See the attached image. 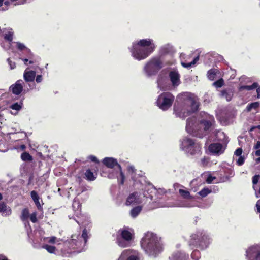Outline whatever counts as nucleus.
I'll return each mask as SVG.
<instances>
[{"label": "nucleus", "mask_w": 260, "mask_h": 260, "mask_svg": "<svg viewBox=\"0 0 260 260\" xmlns=\"http://www.w3.org/2000/svg\"><path fill=\"white\" fill-rule=\"evenodd\" d=\"M184 102L175 106L174 113L181 118H184L191 112L196 111L199 107L198 98L191 93H184L181 95Z\"/></svg>", "instance_id": "nucleus-1"}, {"label": "nucleus", "mask_w": 260, "mask_h": 260, "mask_svg": "<svg viewBox=\"0 0 260 260\" xmlns=\"http://www.w3.org/2000/svg\"><path fill=\"white\" fill-rule=\"evenodd\" d=\"M155 46L150 39H142L133 43L131 48L132 56L141 60L147 58L154 50Z\"/></svg>", "instance_id": "nucleus-2"}, {"label": "nucleus", "mask_w": 260, "mask_h": 260, "mask_svg": "<svg viewBox=\"0 0 260 260\" xmlns=\"http://www.w3.org/2000/svg\"><path fill=\"white\" fill-rule=\"evenodd\" d=\"M159 238L152 232L146 233L141 240V247L150 255L156 256L162 250Z\"/></svg>", "instance_id": "nucleus-3"}, {"label": "nucleus", "mask_w": 260, "mask_h": 260, "mask_svg": "<svg viewBox=\"0 0 260 260\" xmlns=\"http://www.w3.org/2000/svg\"><path fill=\"white\" fill-rule=\"evenodd\" d=\"M214 121L212 116L204 112L202 114L201 118H199L198 121L194 117L187 119L186 131L189 133H193V131H198L202 128L204 131H207L212 126Z\"/></svg>", "instance_id": "nucleus-4"}, {"label": "nucleus", "mask_w": 260, "mask_h": 260, "mask_svg": "<svg viewBox=\"0 0 260 260\" xmlns=\"http://www.w3.org/2000/svg\"><path fill=\"white\" fill-rule=\"evenodd\" d=\"M134 237V232L133 229L127 227L123 228L118 231L117 243L120 247H128Z\"/></svg>", "instance_id": "nucleus-5"}, {"label": "nucleus", "mask_w": 260, "mask_h": 260, "mask_svg": "<svg viewBox=\"0 0 260 260\" xmlns=\"http://www.w3.org/2000/svg\"><path fill=\"white\" fill-rule=\"evenodd\" d=\"M169 78L171 82V85L166 84L163 80H160L158 82L159 88L163 90H168L172 87H177L181 83L180 76L176 70L171 71L169 73Z\"/></svg>", "instance_id": "nucleus-6"}, {"label": "nucleus", "mask_w": 260, "mask_h": 260, "mask_svg": "<svg viewBox=\"0 0 260 260\" xmlns=\"http://www.w3.org/2000/svg\"><path fill=\"white\" fill-rule=\"evenodd\" d=\"M201 145L198 143H194L188 138H185L181 142V148L186 152L191 155L199 154L201 150Z\"/></svg>", "instance_id": "nucleus-7"}, {"label": "nucleus", "mask_w": 260, "mask_h": 260, "mask_svg": "<svg viewBox=\"0 0 260 260\" xmlns=\"http://www.w3.org/2000/svg\"><path fill=\"white\" fill-rule=\"evenodd\" d=\"M174 97L170 93H163L160 94L157 101V105L163 110H166L171 107Z\"/></svg>", "instance_id": "nucleus-8"}, {"label": "nucleus", "mask_w": 260, "mask_h": 260, "mask_svg": "<svg viewBox=\"0 0 260 260\" xmlns=\"http://www.w3.org/2000/svg\"><path fill=\"white\" fill-rule=\"evenodd\" d=\"M103 162L108 168H113L115 166L118 168V172L116 177L120 180V183L123 184L125 179L124 175L122 172L120 165L118 164L116 159L112 157H106L103 159Z\"/></svg>", "instance_id": "nucleus-9"}, {"label": "nucleus", "mask_w": 260, "mask_h": 260, "mask_svg": "<svg viewBox=\"0 0 260 260\" xmlns=\"http://www.w3.org/2000/svg\"><path fill=\"white\" fill-rule=\"evenodd\" d=\"M145 196L142 191L134 192L128 195L125 204L127 206L139 204L145 200Z\"/></svg>", "instance_id": "nucleus-10"}, {"label": "nucleus", "mask_w": 260, "mask_h": 260, "mask_svg": "<svg viewBox=\"0 0 260 260\" xmlns=\"http://www.w3.org/2000/svg\"><path fill=\"white\" fill-rule=\"evenodd\" d=\"M161 68L160 63L158 59H153L149 62L145 67V70L148 75H151Z\"/></svg>", "instance_id": "nucleus-11"}, {"label": "nucleus", "mask_w": 260, "mask_h": 260, "mask_svg": "<svg viewBox=\"0 0 260 260\" xmlns=\"http://www.w3.org/2000/svg\"><path fill=\"white\" fill-rule=\"evenodd\" d=\"M247 256L250 260H260V246L254 245L247 251Z\"/></svg>", "instance_id": "nucleus-12"}, {"label": "nucleus", "mask_w": 260, "mask_h": 260, "mask_svg": "<svg viewBox=\"0 0 260 260\" xmlns=\"http://www.w3.org/2000/svg\"><path fill=\"white\" fill-rule=\"evenodd\" d=\"M117 260H138V257L136 251L126 249L121 252Z\"/></svg>", "instance_id": "nucleus-13"}, {"label": "nucleus", "mask_w": 260, "mask_h": 260, "mask_svg": "<svg viewBox=\"0 0 260 260\" xmlns=\"http://www.w3.org/2000/svg\"><path fill=\"white\" fill-rule=\"evenodd\" d=\"M224 149L225 147L219 143L212 144L209 147L210 152L217 154L223 153Z\"/></svg>", "instance_id": "nucleus-14"}, {"label": "nucleus", "mask_w": 260, "mask_h": 260, "mask_svg": "<svg viewBox=\"0 0 260 260\" xmlns=\"http://www.w3.org/2000/svg\"><path fill=\"white\" fill-rule=\"evenodd\" d=\"M23 82L22 80H18L14 85L11 86V89L14 94L18 95L21 93L23 88Z\"/></svg>", "instance_id": "nucleus-15"}, {"label": "nucleus", "mask_w": 260, "mask_h": 260, "mask_svg": "<svg viewBox=\"0 0 260 260\" xmlns=\"http://www.w3.org/2000/svg\"><path fill=\"white\" fill-rule=\"evenodd\" d=\"M35 76L36 72L35 71H29L27 69L25 70L23 74L24 79L26 82H31L34 81Z\"/></svg>", "instance_id": "nucleus-16"}, {"label": "nucleus", "mask_w": 260, "mask_h": 260, "mask_svg": "<svg viewBox=\"0 0 260 260\" xmlns=\"http://www.w3.org/2000/svg\"><path fill=\"white\" fill-rule=\"evenodd\" d=\"M85 178L88 181H93L96 178L97 173L87 169L85 172Z\"/></svg>", "instance_id": "nucleus-17"}, {"label": "nucleus", "mask_w": 260, "mask_h": 260, "mask_svg": "<svg viewBox=\"0 0 260 260\" xmlns=\"http://www.w3.org/2000/svg\"><path fill=\"white\" fill-rule=\"evenodd\" d=\"M0 213L3 215H9L11 213V210L9 207H7L4 203H0Z\"/></svg>", "instance_id": "nucleus-18"}, {"label": "nucleus", "mask_w": 260, "mask_h": 260, "mask_svg": "<svg viewBox=\"0 0 260 260\" xmlns=\"http://www.w3.org/2000/svg\"><path fill=\"white\" fill-rule=\"evenodd\" d=\"M31 197L36 205L37 208L39 209L41 208V206L40 203L39 202V197L37 194V192L35 191H32L31 192Z\"/></svg>", "instance_id": "nucleus-19"}, {"label": "nucleus", "mask_w": 260, "mask_h": 260, "mask_svg": "<svg viewBox=\"0 0 260 260\" xmlns=\"http://www.w3.org/2000/svg\"><path fill=\"white\" fill-rule=\"evenodd\" d=\"M141 210L142 208L141 206H137L134 208L130 212L131 216L133 218H135L140 213Z\"/></svg>", "instance_id": "nucleus-20"}, {"label": "nucleus", "mask_w": 260, "mask_h": 260, "mask_svg": "<svg viewBox=\"0 0 260 260\" xmlns=\"http://www.w3.org/2000/svg\"><path fill=\"white\" fill-rule=\"evenodd\" d=\"M29 216V212L28 209L25 208L22 211L21 219L23 221L27 220Z\"/></svg>", "instance_id": "nucleus-21"}, {"label": "nucleus", "mask_w": 260, "mask_h": 260, "mask_svg": "<svg viewBox=\"0 0 260 260\" xmlns=\"http://www.w3.org/2000/svg\"><path fill=\"white\" fill-rule=\"evenodd\" d=\"M257 84L256 83H254L251 86L246 85V86H241L239 88V90L240 91H242L243 90H250L256 88L257 87Z\"/></svg>", "instance_id": "nucleus-22"}, {"label": "nucleus", "mask_w": 260, "mask_h": 260, "mask_svg": "<svg viewBox=\"0 0 260 260\" xmlns=\"http://www.w3.org/2000/svg\"><path fill=\"white\" fill-rule=\"evenodd\" d=\"M179 193L184 199H189L191 198L190 193L187 190L180 189Z\"/></svg>", "instance_id": "nucleus-23"}, {"label": "nucleus", "mask_w": 260, "mask_h": 260, "mask_svg": "<svg viewBox=\"0 0 260 260\" xmlns=\"http://www.w3.org/2000/svg\"><path fill=\"white\" fill-rule=\"evenodd\" d=\"M199 57H197L191 62L189 63L181 62V64L183 67L185 68H190L192 66L194 65L196 63V62L199 60Z\"/></svg>", "instance_id": "nucleus-24"}, {"label": "nucleus", "mask_w": 260, "mask_h": 260, "mask_svg": "<svg viewBox=\"0 0 260 260\" xmlns=\"http://www.w3.org/2000/svg\"><path fill=\"white\" fill-rule=\"evenodd\" d=\"M47 240L46 241L51 244H59V242L61 241L60 239H57L54 236L47 238Z\"/></svg>", "instance_id": "nucleus-25"}, {"label": "nucleus", "mask_w": 260, "mask_h": 260, "mask_svg": "<svg viewBox=\"0 0 260 260\" xmlns=\"http://www.w3.org/2000/svg\"><path fill=\"white\" fill-rule=\"evenodd\" d=\"M13 32L12 29H8V32L5 35V39L11 42L13 40Z\"/></svg>", "instance_id": "nucleus-26"}, {"label": "nucleus", "mask_w": 260, "mask_h": 260, "mask_svg": "<svg viewBox=\"0 0 260 260\" xmlns=\"http://www.w3.org/2000/svg\"><path fill=\"white\" fill-rule=\"evenodd\" d=\"M221 95L223 98H225L227 101H230L233 96V93L231 91L227 92L226 91H222Z\"/></svg>", "instance_id": "nucleus-27"}, {"label": "nucleus", "mask_w": 260, "mask_h": 260, "mask_svg": "<svg viewBox=\"0 0 260 260\" xmlns=\"http://www.w3.org/2000/svg\"><path fill=\"white\" fill-rule=\"evenodd\" d=\"M211 192V190L208 188H204L199 192V194L202 197L207 196Z\"/></svg>", "instance_id": "nucleus-28"}, {"label": "nucleus", "mask_w": 260, "mask_h": 260, "mask_svg": "<svg viewBox=\"0 0 260 260\" xmlns=\"http://www.w3.org/2000/svg\"><path fill=\"white\" fill-rule=\"evenodd\" d=\"M259 105V103L257 102L252 103L250 104H249L247 107V110L248 111H251L252 109H256L257 107H258Z\"/></svg>", "instance_id": "nucleus-29"}, {"label": "nucleus", "mask_w": 260, "mask_h": 260, "mask_svg": "<svg viewBox=\"0 0 260 260\" xmlns=\"http://www.w3.org/2000/svg\"><path fill=\"white\" fill-rule=\"evenodd\" d=\"M43 248L45 249L48 252L50 253H54L55 251V247L49 245H44Z\"/></svg>", "instance_id": "nucleus-30"}, {"label": "nucleus", "mask_w": 260, "mask_h": 260, "mask_svg": "<svg viewBox=\"0 0 260 260\" xmlns=\"http://www.w3.org/2000/svg\"><path fill=\"white\" fill-rule=\"evenodd\" d=\"M16 43L18 49L20 50H25L27 52H30V50L27 49L23 44L20 42H16Z\"/></svg>", "instance_id": "nucleus-31"}, {"label": "nucleus", "mask_w": 260, "mask_h": 260, "mask_svg": "<svg viewBox=\"0 0 260 260\" xmlns=\"http://www.w3.org/2000/svg\"><path fill=\"white\" fill-rule=\"evenodd\" d=\"M10 108L13 110L19 111L22 108V104L16 103L14 104H12L10 106Z\"/></svg>", "instance_id": "nucleus-32"}, {"label": "nucleus", "mask_w": 260, "mask_h": 260, "mask_svg": "<svg viewBox=\"0 0 260 260\" xmlns=\"http://www.w3.org/2000/svg\"><path fill=\"white\" fill-rule=\"evenodd\" d=\"M21 157L23 160H31L32 159L31 156L26 152L23 153Z\"/></svg>", "instance_id": "nucleus-33"}, {"label": "nucleus", "mask_w": 260, "mask_h": 260, "mask_svg": "<svg viewBox=\"0 0 260 260\" xmlns=\"http://www.w3.org/2000/svg\"><path fill=\"white\" fill-rule=\"evenodd\" d=\"M207 76H208V78L210 80H214V78H215V72L214 71H213V70H210L208 72Z\"/></svg>", "instance_id": "nucleus-34"}, {"label": "nucleus", "mask_w": 260, "mask_h": 260, "mask_svg": "<svg viewBox=\"0 0 260 260\" xmlns=\"http://www.w3.org/2000/svg\"><path fill=\"white\" fill-rule=\"evenodd\" d=\"M29 217L30 218V220L32 222L35 223V222H37V213H36V212H34L33 213L30 214L29 215Z\"/></svg>", "instance_id": "nucleus-35"}, {"label": "nucleus", "mask_w": 260, "mask_h": 260, "mask_svg": "<svg viewBox=\"0 0 260 260\" xmlns=\"http://www.w3.org/2000/svg\"><path fill=\"white\" fill-rule=\"evenodd\" d=\"M223 84V80L222 79H220L216 82H215L213 84L216 87H220L222 86Z\"/></svg>", "instance_id": "nucleus-36"}, {"label": "nucleus", "mask_w": 260, "mask_h": 260, "mask_svg": "<svg viewBox=\"0 0 260 260\" xmlns=\"http://www.w3.org/2000/svg\"><path fill=\"white\" fill-rule=\"evenodd\" d=\"M11 2L14 3L15 5L23 4L25 0H11Z\"/></svg>", "instance_id": "nucleus-37"}, {"label": "nucleus", "mask_w": 260, "mask_h": 260, "mask_svg": "<svg viewBox=\"0 0 260 260\" xmlns=\"http://www.w3.org/2000/svg\"><path fill=\"white\" fill-rule=\"evenodd\" d=\"M242 153V149L240 148H238L234 153V155L236 156H241V154Z\"/></svg>", "instance_id": "nucleus-38"}, {"label": "nucleus", "mask_w": 260, "mask_h": 260, "mask_svg": "<svg viewBox=\"0 0 260 260\" xmlns=\"http://www.w3.org/2000/svg\"><path fill=\"white\" fill-rule=\"evenodd\" d=\"M244 160L245 158L243 156H240L237 160V164L239 166L242 165L244 163Z\"/></svg>", "instance_id": "nucleus-39"}, {"label": "nucleus", "mask_w": 260, "mask_h": 260, "mask_svg": "<svg viewBox=\"0 0 260 260\" xmlns=\"http://www.w3.org/2000/svg\"><path fill=\"white\" fill-rule=\"evenodd\" d=\"M77 206V209H80V204H79V202L77 201H74L73 202V208H75Z\"/></svg>", "instance_id": "nucleus-40"}, {"label": "nucleus", "mask_w": 260, "mask_h": 260, "mask_svg": "<svg viewBox=\"0 0 260 260\" xmlns=\"http://www.w3.org/2000/svg\"><path fill=\"white\" fill-rule=\"evenodd\" d=\"M215 179V177H213L211 175H209L208 177H207V179H206V182L209 183V184H210L212 182V181Z\"/></svg>", "instance_id": "nucleus-41"}, {"label": "nucleus", "mask_w": 260, "mask_h": 260, "mask_svg": "<svg viewBox=\"0 0 260 260\" xmlns=\"http://www.w3.org/2000/svg\"><path fill=\"white\" fill-rule=\"evenodd\" d=\"M82 237L84 239V242L86 243L87 241V234L86 231L85 230H84V231H83Z\"/></svg>", "instance_id": "nucleus-42"}, {"label": "nucleus", "mask_w": 260, "mask_h": 260, "mask_svg": "<svg viewBox=\"0 0 260 260\" xmlns=\"http://www.w3.org/2000/svg\"><path fill=\"white\" fill-rule=\"evenodd\" d=\"M255 154L256 156H260V149L256 150L255 152ZM255 161L256 162H260V157L256 158L255 159Z\"/></svg>", "instance_id": "nucleus-43"}, {"label": "nucleus", "mask_w": 260, "mask_h": 260, "mask_svg": "<svg viewBox=\"0 0 260 260\" xmlns=\"http://www.w3.org/2000/svg\"><path fill=\"white\" fill-rule=\"evenodd\" d=\"M259 177V175H255L253 177L252 182L253 184H256L257 183Z\"/></svg>", "instance_id": "nucleus-44"}, {"label": "nucleus", "mask_w": 260, "mask_h": 260, "mask_svg": "<svg viewBox=\"0 0 260 260\" xmlns=\"http://www.w3.org/2000/svg\"><path fill=\"white\" fill-rule=\"evenodd\" d=\"M8 63H9V64L10 65L11 69H14L15 68L16 65H15V63L14 62H12L10 60V59H8Z\"/></svg>", "instance_id": "nucleus-45"}, {"label": "nucleus", "mask_w": 260, "mask_h": 260, "mask_svg": "<svg viewBox=\"0 0 260 260\" xmlns=\"http://www.w3.org/2000/svg\"><path fill=\"white\" fill-rule=\"evenodd\" d=\"M253 148L255 149L258 150L260 149V141H258L256 142L255 145L253 146Z\"/></svg>", "instance_id": "nucleus-46"}, {"label": "nucleus", "mask_w": 260, "mask_h": 260, "mask_svg": "<svg viewBox=\"0 0 260 260\" xmlns=\"http://www.w3.org/2000/svg\"><path fill=\"white\" fill-rule=\"evenodd\" d=\"M89 158L92 161H93V162H95L96 163H99V161L98 160V159L96 157L94 156H90L89 157Z\"/></svg>", "instance_id": "nucleus-47"}, {"label": "nucleus", "mask_w": 260, "mask_h": 260, "mask_svg": "<svg viewBox=\"0 0 260 260\" xmlns=\"http://www.w3.org/2000/svg\"><path fill=\"white\" fill-rule=\"evenodd\" d=\"M256 208L257 211L260 213V199L256 203Z\"/></svg>", "instance_id": "nucleus-48"}, {"label": "nucleus", "mask_w": 260, "mask_h": 260, "mask_svg": "<svg viewBox=\"0 0 260 260\" xmlns=\"http://www.w3.org/2000/svg\"><path fill=\"white\" fill-rule=\"evenodd\" d=\"M42 78L41 75H38L36 77V81L37 83H40L42 81Z\"/></svg>", "instance_id": "nucleus-49"}, {"label": "nucleus", "mask_w": 260, "mask_h": 260, "mask_svg": "<svg viewBox=\"0 0 260 260\" xmlns=\"http://www.w3.org/2000/svg\"><path fill=\"white\" fill-rule=\"evenodd\" d=\"M127 169H128V171L129 172L133 173L135 171V168H134V167L133 166H129L128 167Z\"/></svg>", "instance_id": "nucleus-50"}, {"label": "nucleus", "mask_w": 260, "mask_h": 260, "mask_svg": "<svg viewBox=\"0 0 260 260\" xmlns=\"http://www.w3.org/2000/svg\"><path fill=\"white\" fill-rule=\"evenodd\" d=\"M207 162H208V160L205 158H204L203 159H202V164L203 165H206Z\"/></svg>", "instance_id": "nucleus-51"}, {"label": "nucleus", "mask_w": 260, "mask_h": 260, "mask_svg": "<svg viewBox=\"0 0 260 260\" xmlns=\"http://www.w3.org/2000/svg\"><path fill=\"white\" fill-rule=\"evenodd\" d=\"M0 260H9L4 255H0Z\"/></svg>", "instance_id": "nucleus-52"}, {"label": "nucleus", "mask_w": 260, "mask_h": 260, "mask_svg": "<svg viewBox=\"0 0 260 260\" xmlns=\"http://www.w3.org/2000/svg\"><path fill=\"white\" fill-rule=\"evenodd\" d=\"M257 93V98H260V86L256 90Z\"/></svg>", "instance_id": "nucleus-53"}, {"label": "nucleus", "mask_w": 260, "mask_h": 260, "mask_svg": "<svg viewBox=\"0 0 260 260\" xmlns=\"http://www.w3.org/2000/svg\"><path fill=\"white\" fill-rule=\"evenodd\" d=\"M22 60L24 62V63L25 64H27V62L28 61V60L27 59H22Z\"/></svg>", "instance_id": "nucleus-54"}, {"label": "nucleus", "mask_w": 260, "mask_h": 260, "mask_svg": "<svg viewBox=\"0 0 260 260\" xmlns=\"http://www.w3.org/2000/svg\"><path fill=\"white\" fill-rule=\"evenodd\" d=\"M197 254H198V251L193 252V253L192 254V256L193 257L194 255H196Z\"/></svg>", "instance_id": "nucleus-55"}, {"label": "nucleus", "mask_w": 260, "mask_h": 260, "mask_svg": "<svg viewBox=\"0 0 260 260\" xmlns=\"http://www.w3.org/2000/svg\"><path fill=\"white\" fill-rule=\"evenodd\" d=\"M4 0H0V7L3 5Z\"/></svg>", "instance_id": "nucleus-56"}, {"label": "nucleus", "mask_w": 260, "mask_h": 260, "mask_svg": "<svg viewBox=\"0 0 260 260\" xmlns=\"http://www.w3.org/2000/svg\"><path fill=\"white\" fill-rule=\"evenodd\" d=\"M219 133L220 135H223V136H224V134L223 133H222V132H219Z\"/></svg>", "instance_id": "nucleus-57"}, {"label": "nucleus", "mask_w": 260, "mask_h": 260, "mask_svg": "<svg viewBox=\"0 0 260 260\" xmlns=\"http://www.w3.org/2000/svg\"><path fill=\"white\" fill-rule=\"evenodd\" d=\"M254 128H255V127H251V128H250V131H253Z\"/></svg>", "instance_id": "nucleus-58"}, {"label": "nucleus", "mask_w": 260, "mask_h": 260, "mask_svg": "<svg viewBox=\"0 0 260 260\" xmlns=\"http://www.w3.org/2000/svg\"><path fill=\"white\" fill-rule=\"evenodd\" d=\"M5 5H8L9 4V2H5Z\"/></svg>", "instance_id": "nucleus-59"}, {"label": "nucleus", "mask_w": 260, "mask_h": 260, "mask_svg": "<svg viewBox=\"0 0 260 260\" xmlns=\"http://www.w3.org/2000/svg\"><path fill=\"white\" fill-rule=\"evenodd\" d=\"M2 199V194L0 193V200Z\"/></svg>", "instance_id": "nucleus-60"}, {"label": "nucleus", "mask_w": 260, "mask_h": 260, "mask_svg": "<svg viewBox=\"0 0 260 260\" xmlns=\"http://www.w3.org/2000/svg\"><path fill=\"white\" fill-rule=\"evenodd\" d=\"M33 63V62H32V61H29V63L31 64V63Z\"/></svg>", "instance_id": "nucleus-61"}, {"label": "nucleus", "mask_w": 260, "mask_h": 260, "mask_svg": "<svg viewBox=\"0 0 260 260\" xmlns=\"http://www.w3.org/2000/svg\"><path fill=\"white\" fill-rule=\"evenodd\" d=\"M109 177H110V178H112L113 177H112V176H111V175L110 174V175H109Z\"/></svg>", "instance_id": "nucleus-62"}, {"label": "nucleus", "mask_w": 260, "mask_h": 260, "mask_svg": "<svg viewBox=\"0 0 260 260\" xmlns=\"http://www.w3.org/2000/svg\"><path fill=\"white\" fill-rule=\"evenodd\" d=\"M183 56H184V54H182L181 55V57H183Z\"/></svg>", "instance_id": "nucleus-63"}, {"label": "nucleus", "mask_w": 260, "mask_h": 260, "mask_svg": "<svg viewBox=\"0 0 260 260\" xmlns=\"http://www.w3.org/2000/svg\"><path fill=\"white\" fill-rule=\"evenodd\" d=\"M258 128H260V125L257 126Z\"/></svg>", "instance_id": "nucleus-64"}]
</instances>
